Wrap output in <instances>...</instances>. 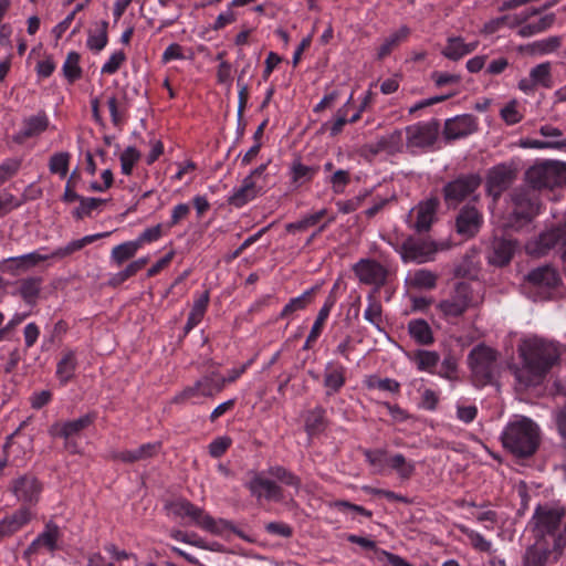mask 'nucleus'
<instances>
[{"mask_svg":"<svg viewBox=\"0 0 566 566\" xmlns=\"http://www.w3.org/2000/svg\"><path fill=\"white\" fill-rule=\"evenodd\" d=\"M517 352L522 365L512 366L511 370L521 389L539 385L560 356L554 342L536 336L523 339Z\"/></svg>","mask_w":566,"mask_h":566,"instance_id":"nucleus-1","label":"nucleus"},{"mask_svg":"<svg viewBox=\"0 0 566 566\" xmlns=\"http://www.w3.org/2000/svg\"><path fill=\"white\" fill-rule=\"evenodd\" d=\"M564 516L565 510L563 507L538 505L531 522L535 543L551 546L556 557L562 554L566 546V528L563 532L559 531Z\"/></svg>","mask_w":566,"mask_h":566,"instance_id":"nucleus-2","label":"nucleus"},{"mask_svg":"<svg viewBox=\"0 0 566 566\" xmlns=\"http://www.w3.org/2000/svg\"><path fill=\"white\" fill-rule=\"evenodd\" d=\"M503 447L516 458H530L538 449L541 434L538 426L526 417L511 421L501 436Z\"/></svg>","mask_w":566,"mask_h":566,"instance_id":"nucleus-3","label":"nucleus"},{"mask_svg":"<svg viewBox=\"0 0 566 566\" xmlns=\"http://www.w3.org/2000/svg\"><path fill=\"white\" fill-rule=\"evenodd\" d=\"M525 181L535 190L553 189L566 184V164L558 161H544L528 168Z\"/></svg>","mask_w":566,"mask_h":566,"instance_id":"nucleus-4","label":"nucleus"},{"mask_svg":"<svg viewBox=\"0 0 566 566\" xmlns=\"http://www.w3.org/2000/svg\"><path fill=\"white\" fill-rule=\"evenodd\" d=\"M554 249L559 251L562 269L566 274V222L542 232L526 244L527 253L535 256H544Z\"/></svg>","mask_w":566,"mask_h":566,"instance_id":"nucleus-5","label":"nucleus"},{"mask_svg":"<svg viewBox=\"0 0 566 566\" xmlns=\"http://www.w3.org/2000/svg\"><path fill=\"white\" fill-rule=\"evenodd\" d=\"M514 209L510 214V224L520 228L528 222L539 211V198L530 187H517L511 192Z\"/></svg>","mask_w":566,"mask_h":566,"instance_id":"nucleus-6","label":"nucleus"},{"mask_svg":"<svg viewBox=\"0 0 566 566\" xmlns=\"http://www.w3.org/2000/svg\"><path fill=\"white\" fill-rule=\"evenodd\" d=\"M497 357V352L484 344L475 346L469 353L468 363L479 385L484 386L493 380Z\"/></svg>","mask_w":566,"mask_h":566,"instance_id":"nucleus-7","label":"nucleus"},{"mask_svg":"<svg viewBox=\"0 0 566 566\" xmlns=\"http://www.w3.org/2000/svg\"><path fill=\"white\" fill-rule=\"evenodd\" d=\"M449 244H438L429 238L408 237L400 245V255L403 262L422 264L431 262L439 250L449 249Z\"/></svg>","mask_w":566,"mask_h":566,"instance_id":"nucleus-8","label":"nucleus"},{"mask_svg":"<svg viewBox=\"0 0 566 566\" xmlns=\"http://www.w3.org/2000/svg\"><path fill=\"white\" fill-rule=\"evenodd\" d=\"M482 178L479 174L460 175L444 185L442 192L448 207H457L460 202L473 195L481 186Z\"/></svg>","mask_w":566,"mask_h":566,"instance_id":"nucleus-9","label":"nucleus"},{"mask_svg":"<svg viewBox=\"0 0 566 566\" xmlns=\"http://www.w3.org/2000/svg\"><path fill=\"white\" fill-rule=\"evenodd\" d=\"M525 279L536 300L549 298L552 291L560 283V276L552 265L535 268L527 273Z\"/></svg>","mask_w":566,"mask_h":566,"instance_id":"nucleus-10","label":"nucleus"},{"mask_svg":"<svg viewBox=\"0 0 566 566\" xmlns=\"http://www.w3.org/2000/svg\"><path fill=\"white\" fill-rule=\"evenodd\" d=\"M472 305V289L465 282L455 284L451 295L438 304L439 311L446 317H459Z\"/></svg>","mask_w":566,"mask_h":566,"instance_id":"nucleus-11","label":"nucleus"},{"mask_svg":"<svg viewBox=\"0 0 566 566\" xmlns=\"http://www.w3.org/2000/svg\"><path fill=\"white\" fill-rule=\"evenodd\" d=\"M517 178V169L513 165L499 164L492 167L486 175V191L494 200L507 190Z\"/></svg>","mask_w":566,"mask_h":566,"instance_id":"nucleus-12","label":"nucleus"},{"mask_svg":"<svg viewBox=\"0 0 566 566\" xmlns=\"http://www.w3.org/2000/svg\"><path fill=\"white\" fill-rule=\"evenodd\" d=\"M353 271L359 282L366 285L381 287L387 282L388 271L373 259H361L354 264Z\"/></svg>","mask_w":566,"mask_h":566,"instance_id":"nucleus-13","label":"nucleus"},{"mask_svg":"<svg viewBox=\"0 0 566 566\" xmlns=\"http://www.w3.org/2000/svg\"><path fill=\"white\" fill-rule=\"evenodd\" d=\"M11 492L18 501L28 505H35L42 492L41 482L32 474H23L11 482Z\"/></svg>","mask_w":566,"mask_h":566,"instance_id":"nucleus-14","label":"nucleus"},{"mask_svg":"<svg viewBox=\"0 0 566 566\" xmlns=\"http://www.w3.org/2000/svg\"><path fill=\"white\" fill-rule=\"evenodd\" d=\"M439 128L440 123L437 119L408 126L406 128L407 145L421 148L432 146L437 140Z\"/></svg>","mask_w":566,"mask_h":566,"instance_id":"nucleus-15","label":"nucleus"},{"mask_svg":"<svg viewBox=\"0 0 566 566\" xmlns=\"http://www.w3.org/2000/svg\"><path fill=\"white\" fill-rule=\"evenodd\" d=\"M483 223L481 212L473 206H464L455 218V231L463 239L474 238Z\"/></svg>","mask_w":566,"mask_h":566,"instance_id":"nucleus-16","label":"nucleus"},{"mask_svg":"<svg viewBox=\"0 0 566 566\" xmlns=\"http://www.w3.org/2000/svg\"><path fill=\"white\" fill-rule=\"evenodd\" d=\"M266 170V164H262L255 169H253L250 175H248L242 185L233 192L231 197H229V205L241 208L252 199H254L258 195V189L255 186V178L262 176Z\"/></svg>","mask_w":566,"mask_h":566,"instance_id":"nucleus-17","label":"nucleus"},{"mask_svg":"<svg viewBox=\"0 0 566 566\" xmlns=\"http://www.w3.org/2000/svg\"><path fill=\"white\" fill-rule=\"evenodd\" d=\"M541 86L544 88L553 87L552 67L549 62L541 63L530 71V76L518 81V88L526 93H534Z\"/></svg>","mask_w":566,"mask_h":566,"instance_id":"nucleus-18","label":"nucleus"},{"mask_svg":"<svg viewBox=\"0 0 566 566\" xmlns=\"http://www.w3.org/2000/svg\"><path fill=\"white\" fill-rule=\"evenodd\" d=\"M517 249V241L505 237H494L491 241L488 261L495 266L507 265Z\"/></svg>","mask_w":566,"mask_h":566,"instance_id":"nucleus-19","label":"nucleus"},{"mask_svg":"<svg viewBox=\"0 0 566 566\" xmlns=\"http://www.w3.org/2000/svg\"><path fill=\"white\" fill-rule=\"evenodd\" d=\"M49 127V117L44 111L23 118L21 129L12 136V140L21 145L27 139L36 137L45 132Z\"/></svg>","mask_w":566,"mask_h":566,"instance_id":"nucleus-20","label":"nucleus"},{"mask_svg":"<svg viewBox=\"0 0 566 566\" xmlns=\"http://www.w3.org/2000/svg\"><path fill=\"white\" fill-rule=\"evenodd\" d=\"M48 255L38 252H30L19 256H11L0 262V270L4 273L19 275L36 266L40 262L46 261Z\"/></svg>","mask_w":566,"mask_h":566,"instance_id":"nucleus-21","label":"nucleus"},{"mask_svg":"<svg viewBox=\"0 0 566 566\" xmlns=\"http://www.w3.org/2000/svg\"><path fill=\"white\" fill-rule=\"evenodd\" d=\"M478 129L474 116L464 114L446 120L443 135L448 140L463 138Z\"/></svg>","mask_w":566,"mask_h":566,"instance_id":"nucleus-22","label":"nucleus"},{"mask_svg":"<svg viewBox=\"0 0 566 566\" xmlns=\"http://www.w3.org/2000/svg\"><path fill=\"white\" fill-rule=\"evenodd\" d=\"M95 420V415L87 413L78 419L66 421L63 423H54L50 427L49 433L52 437L63 438L67 440L73 436L78 434L81 431L90 427Z\"/></svg>","mask_w":566,"mask_h":566,"instance_id":"nucleus-23","label":"nucleus"},{"mask_svg":"<svg viewBox=\"0 0 566 566\" xmlns=\"http://www.w3.org/2000/svg\"><path fill=\"white\" fill-rule=\"evenodd\" d=\"M251 494L258 499L264 497L269 501H281L283 491L275 482L256 474L248 484Z\"/></svg>","mask_w":566,"mask_h":566,"instance_id":"nucleus-24","label":"nucleus"},{"mask_svg":"<svg viewBox=\"0 0 566 566\" xmlns=\"http://www.w3.org/2000/svg\"><path fill=\"white\" fill-rule=\"evenodd\" d=\"M161 449L160 442L146 443L135 450H125L113 453V459L124 463H135L156 457Z\"/></svg>","mask_w":566,"mask_h":566,"instance_id":"nucleus-25","label":"nucleus"},{"mask_svg":"<svg viewBox=\"0 0 566 566\" xmlns=\"http://www.w3.org/2000/svg\"><path fill=\"white\" fill-rule=\"evenodd\" d=\"M32 518V514L27 506H21L11 515L0 521V539L13 535L21 527L28 524Z\"/></svg>","mask_w":566,"mask_h":566,"instance_id":"nucleus-26","label":"nucleus"},{"mask_svg":"<svg viewBox=\"0 0 566 566\" xmlns=\"http://www.w3.org/2000/svg\"><path fill=\"white\" fill-rule=\"evenodd\" d=\"M60 537V528L52 521L45 524L44 531L29 545L25 554H35L40 547H45L53 552L57 547V539Z\"/></svg>","mask_w":566,"mask_h":566,"instance_id":"nucleus-27","label":"nucleus"},{"mask_svg":"<svg viewBox=\"0 0 566 566\" xmlns=\"http://www.w3.org/2000/svg\"><path fill=\"white\" fill-rule=\"evenodd\" d=\"M439 199L437 197L429 198L424 202H420L417 210V219L413 224L418 233L427 232L430 230L434 221V214L439 207Z\"/></svg>","mask_w":566,"mask_h":566,"instance_id":"nucleus-28","label":"nucleus"},{"mask_svg":"<svg viewBox=\"0 0 566 566\" xmlns=\"http://www.w3.org/2000/svg\"><path fill=\"white\" fill-rule=\"evenodd\" d=\"M43 279L40 276H29L17 282L18 290L14 295H19L25 304L34 306L41 293Z\"/></svg>","mask_w":566,"mask_h":566,"instance_id":"nucleus-29","label":"nucleus"},{"mask_svg":"<svg viewBox=\"0 0 566 566\" xmlns=\"http://www.w3.org/2000/svg\"><path fill=\"white\" fill-rule=\"evenodd\" d=\"M345 367L328 363L324 369L323 385L326 389V396L337 394L345 385Z\"/></svg>","mask_w":566,"mask_h":566,"instance_id":"nucleus-30","label":"nucleus"},{"mask_svg":"<svg viewBox=\"0 0 566 566\" xmlns=\"http://www.w3.org/2000/svg\"><path fill=\"white\" fill-rule=\"evenodd\" d=\"M111 234V232H103L96 234L85 235L82 239L71 241L65 247L59 248L54 250L49 256V259H64L76 251L82 250L86 244H91L94 241L106 238Z\"/></svg>","mask_w":566,"mask_h":566,"instance_id":"nucleus-31","label":"nucleus"},{"mask_svg":"<svg viewBox=\"0 0 566 566\" xmlns=\"http://www.w3.org/2000/svg\"><path fill=\"white\" fill-rule=\"evenodd\" d=\"M111 234V232H103L96 234L85 235L82 239L71 241L65 247L59 248L54 250L49 256V259H64L76 251L82 250L86 244H91L94 241L106 238Z\"/></svg>","mask_w":566,"mask_h":566,"instance_id":"nucleus-32","label":"nucleus"},{"mask_svg":"<svg viewBox=\"0 0 566 566\" xmlns=\"http://www.w3.org/2000/svg\"><path fill=\"white\" fill-rule=\"evenodd\" d=\"M111 234V232H103L96 234L85 235L82 239L71 241L65 247L59 248L54 250L49 256V259H64L76 251L82 250L86 244H91L94 241L106 238Z\"/></svg>","mask_w":566,"mask_h":566,"instance_id":"nucleus-33","label":"nucleus"},{"mask_svg":"<svg viewBox=\"0 0 566 566\" xmlns=\"http://www.w3.org/2000/svg\"><path fill=\"white\" fill-rule=\"evenodd\" d=\"M111 234V232H103L96 234L85 235L82 239L71 241L65 247L59 248L54 250L49 256V259H64L76 251L82 250L86 244H91L94 241L106 238Z\"/></svg>","mask_w":566,"mask_h":566,"instance_id":"nucleus-34","label":"nucleus"},{"mask_svg":"<svg viewBox=\"0 0 566 566\" xmlns=\"http://www.w3.org/2000/svg\"><path fill=\"white\" fill-rule=\"evenodd\" d=\"M553 553L555 554L551 546L534 543L526 548L522 566H546L548 556Z\"/></svg>","mask_w":566,"mask_h":566,"instance_id":"nucleus-35","label":"nucleus"},{"mask_svg":"<svg viewBox=\"0 0 566 566\" xmlns=\"http://www.w3.org/2000/svg\"><path fill=\"white\" fill-rule=\"evenodd\" d=\"M438 275L427 269H419L409 275L406 283L411 289L432 290L437 286Z\"/></svg>","mask_w":566,"mask_h":566,"instance_id":"nucleus-36","label":"nucleus"},{"mask_svg":"<svg viewBox=\"0 0 566 566\" xmlns=\"http://www.w3.org/2000/svg\"><path fill=\"white\" fill-rule=\"evenodd\" d=\"M408 332L420 345H430L434 340L430 325L422 318L411 319L408 323Z\"/></svg>","mask_w":566,"mask_h":566,"instance_id":"nucleus-37","label":"nucleus"},{"mask_svg":"<svg viewBox=\"0 0 566 566\" xmlns=\"http://www.w3.org/2000/svg\"><path fill=\"white\" fill-rule=\"evenodd\" d=\"M317 289V286H313L310 290L305 291L302 295L291 298L290 302L283 307L282 312L280 313V317L285 318L297 311L304 310L307 305H310L313 302V296Z\"/></svg>","mask_w":566,"mask_h":566,"instance_id":"nucleus-38","label":"nucleus"},{"mask_svg":"<svg viewBox=\"0 0 566 566\" xmlns=\"http://www.w3.org/2000/svg\"><path fill=\"white\" fill-rule=\"evenodd\" d=\"M197 381L201 389V396L203 397H213L216 394L221 392L224 388L223 377L214 371L203 376Z\"/></svg>","mask_w":566,"mask_h":566,"instance_id":"nucleus-39","label":"nucleus"},{"mask_svg":"<svg viewBox=\"0 0 566 566\" xmlns=\"http://www.w3.org/2000/svg\"><path fill=\"white\" fill-rule=\"evenodd\" d=\"M77 366L75 353L67 350L56 366V376L62 384H66L75 373Z\"/></svg>","mask_w":566,"mask_h":566,"instance_id":"nucleus-40","label":"nucleus"},{"mask_svg":"<svg viewBox=\"0 0 566 566\" xmlns=\"http://www.w3.org/2000/svg\"><path fill=\"white\" fill-rule=\"evenodd\" d=\"M410 34V29L407 25H402L398 31L390 34L387 39H385L384 43L380 45L377 57L382 60L387 55L391 53V51L399 45L402 41H405Z\"/></svg>","mask_w":566,"mask_h":566,"instance_id":"nucleus-41","label":"nucleus"},{"mask_svg":"<svg viewBox=\"0 0 566 566\" xmlns=\"http://www.w3.org/2000/svg\"><path fill=\"white\" fill-rule=\"evenodd\" d=\"M209 300V291H205L199 298L195 301L186 323V331L192 329L200 323L208 307Z\"/></svg>","mask_w":566,"mask_h":566,"instance_id":"nucleus-42","label":"nucleus"},{"mask_svg":"<svg viewBox=\"0 0 566 566\" xmlns=\"http://www.w3.org/2000/svg\"><path fill=\"white\" fill-rule=\"evenodd\" d=\"M333 305H334V300L329 297L326 301V303L324 304V306L319 310L318 315H317V317L312 326V329L306 338V342L304 345L305 349L310 348L312 343H314L317 339V337L319 336L323 325H324V322L328 317Z\"/></svg>","mask_w":566,"mask_h":566,"instance_id":"nucleus-43","label":"nucleus"},{"mask_svg":"<svg viewBox=\"0 0 566 566\" xmlns=\"http://www.w3.org/2000/svg\"><path fill=\"white\" fill-rule=\"evenodd\" d=\"M326 209H321L315 213L305 216L298 221L285 224V230L289 233L306 231L310 227L316 226L326 216Z\"/></svg>","mask_w":566,"mask_h":566,"instance_id":"nucleus-44","label":"nucleus"},{"mask_svg":"<svg viewBox=\"0 0 566 566\" xmlns=\"http://www.w3.org/2000/svg\"><path fill=\"white\" fill-rule=\"evenodd\" d=\"M148 263V258H140L136 261H133L129 263L123 271L114 274L109 279V285L112 286H118L122 283H124L127 279L134 276L137 272H139L142 269L145 268V265Z\"/></svg>","mask_w":566,"mask_h":566,"instance_id":"nucleus-45","label":"nucleus"},{"mask_svg":"<svg viewBox=\"0 0 566 566\" xmlns=\"http://www.w3.org/2000/svg\"><path fill=\"white\" fill-rule=\"evenodd\" d=\"M268 473L269 475L279 480L281 483L291 486L296 492H298L301 488V479L286 468L282 465L270 467Z\"/></svg>","mask_w":566,"mask_h":566,"instance_id":"nucleus-46","label":"nucleus"},{"mask_svg":"<svg viewBox=\"0 0 566 566\" xmlns=\"http://www.w3.org/2000/svg\"><path fill=\"white\" fill-rule=\"evenodd\" d=\"M325 409L316 407L311 410L305 419V429L310 436L322 432L325 429Z\"/></svg>","mask_w":566,"mask_h":566,"instance_id":"nucleus-47","label":"nucleus"},{"mask_svg":"<svg viewBox=\"0 0 566 566\" xmlns=\"http://www.w3.org/2000/svg\"><path fill=\"white\" fill-rule=\"evenodd\" d=\"M186 516L190 517L198 526L209 532L217 533L214 520L210 515L205 514L202 509L193 505L191 502L188 505Z\"/></svg>","mask_w":566,"mask_h":566,"instance_id":"nucleus-48","label":"nucleus"},{"mask_svg":"<svg viewBox=\"0 0 566 566\" xmlns=\"http://www.w3.org/2000/svg\"><path fill=\"white\" fill-rule=\"evenodd\" d=\"M138 249H139V245H138V243H136L135 240L124 242L122 244L116 245L112 250V259L117 265H120L125 261L133 258L136 254V252L138 251Z\"/></svg>","mask_w":566,"mask_h":566,"instance_id":"nucleus-49","label":"nucleus"},{"mask_svg":"<svg viewBox=\"0 0 566 566\" xmlns=\"http://www.w3.org/2000/svg\"><path fill=\"white\" fill-rule=\"evenodd\" d=\"M63 74L65 78L73 83L82 76V69L80 67V54L77 52H70L63 64Z\"/></svg>","mask_w":566,"mask_h":566,"instance_id":"nucleus-50","label":"nucleus"},{"mask_svg":"<svg viewBox=\"0 0 566 566\" xmlns=\"http://www.w3.org/2000/svg\"><path fill=\"white\" fill-rule=\"evenodd\" d=\"M76 201H80V206L74 209L73 216L77 220H81L85 217H90L93 210L97 209L101 205H104L107 200L99 198H85L80 196V199Z\"/></svg>","mask_w":566,"mask_h":566,"instance_id":"nucleus-51","label":"nucleus"},{"mask_svg":"<svg viewBox=\"0 0 566 566\" xmlns=\"http://www.w3.org/2000/svg\"><path fill=\"white\" fill-rule=\"evenodd\" d=\"M71 155L67 151L55 153L50 157L49 169L64 178L69 171Z\"/></svg>","mask_w":566,"mask_h":566,"instance_id":"nucleus-52","label":"nucleus"},{"mask_svg":"<svg viewBox=\"0 0 566 566\" xmlns=\"http://www.w3.org/2000/svg\"><path fill=\"white\" fill-rule=\"evenodd\" d=\"M107 29L108 22L105 20L101 21L98 33L88 35L86 44L90 50L99 52L106 46L108 42Z\"/></svg>","mask_w":566,"mask_h":566,"instance_id":"nucleus-53","label":"nucleus"},{"mask_svg":"<svg viewBox=\"0 0 566 566\" xmlns=\"http://www.w3.org/2000/svg\"><path fill=\"white\" fill-rule=\"evenodd\" d=\"M367 388L374 389L378 388L384 391H390L392 394H398L400 390V384L390 378L380 379L377 376H369L365 381Z\"/></svg>","mask_w":566,"mask_h":566,"instance_id":"nucleus-54","label":"nucleus"},{"mask_svg":"<svg viewBox=\"0 0 566 566\" xmlns=\"http://www.w3.org/2000/svg\"><path fill=\"white\" fill-rule=\"evenodd\" d=\"M139 158L140 153L134 146H128L125 148L119 157L122 172L127 176L130 175L134 165L138 161Z\"/></svg>","mask_w":566,"mask_h":566,"instance_id":"nucleus-55","label":"nucleus"},{"mask_svg":"<svg viewBox=\"0 0 566 566\" xmlns=\"http://www.w3.org/2000/svg\"><path fill=\"white\" fill-rule=\"evenodd\" d=\"M439 355L431 350H418L415 355V361L419 370H430L439 361Z\"/></svg>","mask_w":566,"mask_h":566,"instance_id":"nucleus-56","label":"nucleus"},{"mask_svg":"<svg viewBox=\"0 0 566 566\" xmlns=\"http://www.w3.org/2000/svg\"><path fill=\"white\" fill-rule=\"evenodd\" d=\"M364 317L370 324L376 326L379 331L381 329L380 325L382 323V307L379 302L375 298L369 297V304L365 310Z\"/></svg>","mask_w":566,"mask_h":566,"instance_id":"nucleus-57","label":"nucleus"},{"mask_svg":"<svg viewBox=\"0 0 566 566\" xmlns=\"http://www.w3.org/2000/svg\"><path fill=\"white\" fill-rule=\"evenodd\" d=\"M442 54L452 61H458L463 53V40L460 36L449 38L446 48L442 50Z\"/></svg>","mask_w":566,"mask_h":566,"instance_id":"nucleus-58","label":"nucleus"},{"mask_svg":"<svg viewBox=\"0 0 566 566\" xmlns=\"http://www.w3.org/2000/svg\"><path fill=\"white\" fill-rule=\"evenodd\" d=\"M478 273V269L473 262V259L470 255H464L459 264L455 265L453 270V274L457 277H467L472 279L475 277Z\"/></svg>","mask_w":566,"mask_h":566,"instance_id":"nucleus-59","label":"nucleus"},{"mask_svg":"<svg viewBox=\"0 0 566 566\" xmlns=\"http://www.w3.org/2000/svg\"><path fill=\"white\" fill-rule=\"evenodd\" d=\"M560 38L559 36H549L547 39L536 41L531 44V49L533 53L536 54H547L556 51L560 46Z\"/></svg>","mask_w":566,"mask_h":566,"instance_id":"nucleus-60","label":"nucleus"},{"mask_svg":"<svg viewBox=\"0 0 566 566\" xmlns=\"http://www.w3.org/2000/svg\"><path fill=\"white\" fill-rule=\"evenodd\" d=\"M402 142V133L400 130H395L388 136H384L379 138L376 143L378 144V149H384L387 153L396 151Z\"/></svg>","mask_w":566,"mask_h":566,"instance_id":"nucleus-61","label":"nucleus"},{"mask_svg":"<svg viewBox=\"0 0 566 566\" xmlns=\"http://www.w3.org/2000/svg\"><path fill=\"white\" fill-rule=\"evenodd\" d=\"M21 167V160L9 158L0 165V185L13 177Z\"/></svg>","mask_w":566,"mask_h":566,"instance_id":"nucleus-62","label":"nucleus"},{"mask_svg":"<svg viewBox=\"0 0 566 566\" xmlns=\"http://www.w3.org/2000/svg\"><path fill=\"white\" fill-rule=\"evenodd\" d=\"M317 172L316 167L305 166L300 161H295L292 165V178L293 181L297 182L301 180H311Z\"/></svg>","mask_w":566,"mask_h":566,"instance_id":"nucleus-63","label":"nucleus"},{"mask_svg":"<svg viewBox=\"0 0 566 566\" xmlns=\"http://www.w3.org/2000/svg\"><path fill=\"white\" fill-rule=\"evenodd\" d=\"M501 117L507 125H514L521 122L522 115L517 111V101H510L502 109Z\"/></svg>","mask_w":566,"mask_h":566,"instance_id":"nucleus-64","label":"nucleus"}]
</instances>
